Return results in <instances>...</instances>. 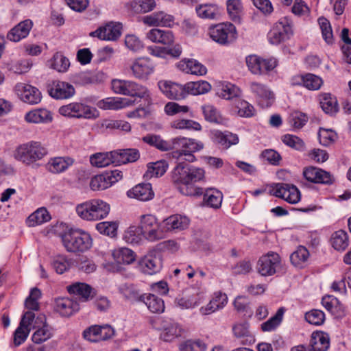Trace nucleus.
Wrapping results in <instances>:
<instances>
[{"instance_id": "1", "label": "nucleus", "mask_w": 351, "mask_h": 351, "mask_svg": "<svg viewBox=\"0 0 351 351\" xmlns=\"http://www.w3.org/2000/svg\"><path fill=\"white\" fill-rule=\"evenodd\" d=\"M178 164L171 172V179L180 192L184 195H201L203 189L195 187L194 183L204 178V170L190 166L185 161H177Z\"/></svg>"}, {"instance_id": "2", "label": "nucleus", "mask_w": 351, "mask_h": 351, "mask_svg": "<svg viewBox=\"0 0 351 351\" xmlns=\"http://www.w3.org/2000/svg\"><path fill=\"white\" fill-rule=\"evenodd\" d=\"M203 148L204 143L194 138L179 136L171 139V157L177 161L193 162L196 160L194 153Z\"/></svg>"}, {"instance_id": "3", "label": "nucleus", "mask_w": 351, "mask_h": 351, "mask_svg": "<svg viewBox=\"0 0 351 351\" xmlns=\"http://www.w3.org/2000/svg\"><path fill=\"white\" fill-rule=\"evenodd\" d=\"M61 239L66 250L69 252H84L93 245L90 234L79 228L67 230L61 234Z\"/></svg>"}, {"instance_id": "4", "label": "nucleus", "mask_w": 351, "mask_h": 351, "mask_svg": "<svg viewBox=\"0 0 351 351\" xmlns=\"http://www.w3.org/2000/svg\"><path fill=\"white\" fill-rule=\"evenodd\" d=\"M47 154V149L38 141H29L16 147L14 158L23 164L30 166L42 160Z\"/></svg>"}, {"instance_id": "5", "label": "nucleus", "mask_w": 351, "mask_h": 351, "mask_svg": "<svg viewBox=\"0 0 351 351\" xmlns=\"http://www.w3.org/2000/svg\"><path fill=\"white\" fill-rule=\"evenodd\" d=\"M76 213L82 219L98 221L106 218L110 213V205L99 199H93L77 205Z\"/></svg>"}, {"instance_id": "6", "label": "nucleus", "mask_w": 351, "mask_h": 351, "mask_svg": "<svg viewBox=\"0 0 351 351\" xmlns=\"http://www.w3.org/2000/svg\"><path fill=\"white\" fill-rule=\"evenodd\" d=\"M111 88L116 94L144 99L147 101L151 100L147 88L132 80L113 79Z\"/></svg>"}, {"instance_id": "7", "label": "nucleus", "mask_w": 351, "mask_h": 351, "mask_svg": "<svg viewBox=\"0 0 351 351\" xmlns=\"http://www.w3.org/2000/svg\"><path fill=\"white\" fill-rule=\"evenodd\" d=\"M266 191L269 195L282 198L292 204L298 203L301 198L299 189L295 185L287 183L273 184L268 186L267 189H259L254 191L252 195L258 196Z\"/></svg>"}, {"instance_id": "8", "label": "nucleus", "mask_w": 351, "mask_h": 351, "mask_svg": "<svg viewBox=\"0 0 351 351\" xmlns=\"http://www.w3.org/2000/svg\"><path fill=\"white\" fill-rule=\"evenodd\" d=\"M138 226L145 240L156 242L165 237L161 224L157 217L151 214L142 215L139 217Z\"/></svg>"}, {"instance_id": "9", "label": "nucleus", "mask_w": 351, "mask_h": 351, "mask_svg": "<svg viewBox=\"0 0 351 351\" xmlns=\"http://www.w3.org/2000/svg\"><path fill=\"white\" fill-rule=\"evenodd\" d=\"M283 265L280 255L274 252H269L262 255L256 265L257 273L264 277L275 275L282 269Z\"/></svg>"}, {"instance_id": "10", "label": "nucleus", "mask_w": 351, "mask_h": 351, "mask_svg": "<svg viewBox=\"0 0 351 351\" xmlns=\"http://www.w3.org/2000/svg\"><path fill=\"white\" fill-rule=\"evenodd\" d=\"M58 112L70 118L95 119L98 117L96 108L80 102H72L60 107Z\"/></svg>"}, {"instance_id": "11", "label": "nucleus", "mask_w": 351, "mask_h": 351, "mask_svg": "<svg viewBox=\"0 0 351 351\" xmlns=\"http://www.w3.org/2000/svg\"><path fill=\"white\" fill-rule=\"evenodd\" d=\"M209 35L216 43L226 45L234 42L237 37L235 26L230 23H221L209 28Z\"/></svg>"}, {"instance_id": "12", "label": "nucleus", "mask_w": 351, "mask_h": 351, "mask_svg": "<svg viewBox=\"0 0 351 351\" xmlns=\"http://www.w3.org/2000/svg\"><path fill=\"white\" fill-rule=\"evenodd\" d=\"M293 34L291 20L287 17H284L274 24L267 34V38L271 44L278 45L289 40Z\"/></svg>"}, {"instance_id": "13", "label": "nucleus", "mask_w": 351, "mask_h": 351, "mask_svg": "<svg viewBox=\"0 0 351 351\" xmlns=\"http://www.w3.org/2000/svg\"><path fill=\"white\" fill-rule=\"evenodd\" d=\"M122 177V172L119 170L106 171L93 176L90 179L89 186L93 191L105 190L120 180Z\"/></svg>"}, {"instance_id": "14", "label": "nucleus", "mask_w": 351, "mask_h": 351, "mask_svg": "<svg viewBox=\"0 0 351 351\" xmlns=\"http://www.w3.org/2000/svg\"><path fill=\"white\" fill-rule=\"evenodd\" d=\"M204 300V293L200 288L191 287L182 296L176 299V304L182 309L193 308Z\"/></svg>"}, {"instance_id": "15", "label": "nucleus", "mask_w": 351, "mask_h": 351, "mask_svg": "<svg viewBox=\"0 0 351 351\" xmlns=\"http://www.w3.org/2000/svg\"><path fill=\"white\" fill-rule=\"evenodd\" d=\"M132 75L138 80H147L154 73L155 65L152 60L147 57H141L135 59L130 65Z\"/></svg>"}, {"instance_id": "16", "label": "nucleus", "mask_w": 351, "mask_h": 351, "mask_svg": "<svg viewBox=\"0 0 351 351\" xmlns=\"http://www.w3.org/2000/svg\"><path fill=\"white\" fill-rule=\"evenodd\" d=\"M162 267V256L159 252L153 250L139 261L141 271L148 275L158 273Z\"/></svg>"}, {"instance_id": "17", "label": "nucleus", "mask_w": 351, "mask_h": 351, "mask_svg": "<svg viewBox=\"0 0 351 351\" xmlns=\"http://www.w3.org/2000/svg\"><path fill=\"white\" fill-rule=\"evenodd\" d=\"M15 91L21 101L30 105L38 104L42 99L40 91L30 84L18 83Z\"/></svg>"}, {"instance_id": "18", "label": "nucleus", "mask_w": 351, "mask_h": 351, "mask_svg": "<svg viewBox=\"0 0 351 351\" xmlns=\"http://www.w3.org/2000/svg\"><path fill=\"white\" fill-rule=\"evenodd\" d=\"M250 88L260 106L268 108L272 105L275 99L274 94L267 86L261 83L252 82Z\"/></svg>"}, {"instance_id": "19", "label": "nucleus", "mask_w": 351, "mask_h": 351, "mask_svg": "<svg viewBox=\"0 0 351 351\" xmlns=\"http://www.w3.org/2000/svg\"><path fill=\"white\" fill-rule=\"evenodd\" d=\"M121 29L122 25L121 23L110 22L90 32V36L103 40L114 41L121 36Z\"/></svg>"}, {"instance_id": "20", "label": "nucleus", "mask_w": 351, "mask_h": 351, "mask_svg": "<svg viewBox=\"0 0 351 351\" xmlns=\"http://www.w3.org/2000/svg\"><path fill=\"white\" fill-rule=\"evenodd\" d=\"M49 95L56 99H67L72 97L75 90L73 86L62 81H53L49 86Z\"/></svg>"}, {"instance_id": "21", "label": "nucleus", "mask_w": 351, "mask_h": 351, "mask_svg": "<svg viewBox=\"0 0 351 351\" xmlns=\"http://www.w3.org/2000/svg\"><path fill=\"white\" fill-rule=\"evenodd\" d=\"M158 86L162 93L170 99H182L188 95L186 84L182 85L168 81H160Z\"/></svg>"}, {"instance_id": "22", "label": "nucleus", "mask_w": 351, "mask_h": 351, "mask_svg": "<svg viewBox=\"0 0 351 351\" xmlns=\"http://www.w3.org/2000/svg\"><path fill=\"white\" fill-rule=\"evenodd\" d=\"M303 176L308 181L313 183L331 184L334 181V178L330 172L314 167L305 168Z\"/></svg>"}, {"instance_id": "23", "label": "nucleus", "mask_w": 351, "mask_h": 351, "mask_svg": "<svg viewBox=\"0 0 351 351\" xmlns=\"http://www.w3.org/2000/svg\"><path fill=\"white\" fill-rule=\"evenodd\" d=\"M34 25L31 19H25L13 27L7 34V39L14 43L19 42L29 35Z\"/></svg>"}, {"instance_id": "24", "label": "nucleus", "mask_w": 351, "mask_h": 351, "mask_svg": "<svg viewBox=\"0 0 351 351\" xmlns=\"http://www.w3.org/2000/svg\"><path fill=\"white\" fill-rule=\"evenodd\" d=\"M27 123L35 124H48L53 121L52 112L45 108H38L29 110L25 115Z\"/></svg>"}, {"instance_id": "25", "label": "nucleus", "mask_w": 351, "mask_h": 351, "mask_svg": "<svg viewBox=\"0 0 351 351\" xmlns=\"http://www.w3.org/2000/svg\"><path fill=\"white\" fill-rule=\"evenodd\" d=\"M143 22L149 26L170 27L174 23V17L163 11H159L144 16Z\"/></svg>"}, {"instance_id": "26", "label": "nucleus", "mask_w": 351, "mask_h": 351, "mask_svg": "<svg viewBox=\"0 0 351 351\" xmlns=\"http://www.w3.org/2000/svg\"><path fill=\"white\" fill-rule=\"evenodd\" d=\"M54 308L61 316L69 317L80 309V304L74 299L61 298L55 300Z\"/></svg>"}, {"instance_id": "27", "label": "nucleus", "mask_w": 351, "mask_h": 351, "mask_svg": "<svg viewBox=\"0 0 351 351\" xmlns=\"http://www.w3.org/2000/svg\"><path fill=\"white\" fill-rule=\"evenodd\" d=\"M75 163V159L71 156H58L51 158L47 163V169L54 174L66 171Z\"/></svg>"}, {"instance_id": "28", "label": "nucleus", "mask_w": 351, "mask_h": 351, "mask_svg": "<svg viewBox=\"0 0 351 351\" xmlns=\"http://www.w3.org/2000/svg\"><path fill=\"white\" fill-rule=\"evenodd\" d=\"M146 38L154 43L169 45L174 42V36L171 30L153 28L146 34Z\"/></svg>"}, {"instance_id": "29", "label": "nucleus", "mask_w": 351, "mask_h": 351, "mask_svg": "<svg viewBox=\"0 0 351 351\" xmlns=\"http://www.w3.org/2000/svg\"><path fill=\"white\" fill-rule=\"evenodd\" d=\"M177 67L186 73L204 75L207 73L204 65L195 59L184 58L177 63Z\"/></svg>"}, {"instance_id": "30", "label": "nucleus", "mask_w": 351, "mask_h": 351, "mask_svg": "<svg viewBox=\"0 0 351 351\" xmlns=\"http://www.w3.org/2000/svg\"><path fill=\"white\" fill-rule=\"evenodd\" d=\"M68 291L75 296V300L80 302H85L91 299L93 295V288L82 282H76L68 287Z\"/></svg>"}, {"instance_id": "31", "label": "nucleus", "mask_w": 351, "mask_h": 351, "mask_svg": "<svg viewBox=\"0 0 351 351\" xmlns=\"http://www.w3.org/2000/svg\"><path fill=\"white\" fill-rule=\"evenodd\" d=\"M212 139L215 143L226 149L238 144L239 141L238 135L229 131L214 130L212 132Z\"/></svg>"}, {"instance_id": "32", "label": "nucleus", "mask_w": 351, "mask_h": 351, "mask_svg": "<svg viewBox=\"0 0 351 351\" xmlns=\"http://www.w3.org/2000/svg\"><path fill=\"white\" fill-rule=\"evenodd\" d=\"M127 195L130 198H134L140 201L145 202L152 199L154 193L152 185L147 184H139L127 192Z\"/></svg>"}, {"instance_id": "33", "label": "nucleus", "mask_w": 351, "mask_h": 351, "mask_svg": "<svg viewBox=\"0 0 351 351\" xmlns=\"http://www.w3.org/2000/svg\"><path fill=\"white\" fill-rule=\"evenodd\" d=\"M228 302L226 294L217 292L214 294L213 298L206 306L199 308L202 315H210L219 309L223 308Z\"/></svg>"}, {"instance_id": "34", "label": "nucleus", "mask_w": 351, "mask_h": 351, "mask_svg": "<svg viewBox=\"0 0 351 351\" xmlns=\"http://www.w3.org/2000/svg\"><path fill=\"white\" fill-rule=\"evenodd\" d=\"M217 95L224 99L230 100L239 97L241 89L230 82H221L216 87Z\"/></svg>"}, {"instance_id": "35", "label": "nucleus", "mask_w": 351, "mask_h": 351, "mask_svg": "<svg viewBox=\"0 0 351 351\" xmlns=\"http://www.w3.org/2000/svg\"><path fill=\"white\" fill-rule=\"evenodd\" d=\"M310 346L312 351H327L330 346L328 335L324 332H313Z\"/></svg>"}, {"instance_id": "36", "label": "nucleus", "mask_w": 351, "mask_h": 351, "mask_svg": "<svg viewBox=\"0 0 351 351\" xmlns=\"http://www.w3.org/2000/svg\"><path fill=\"white\" fill-rule=\"evenodd\" d=\"M323 306L337 318L341 317L344 315L343 307L338 299L333 295H326L322 298Z\"/></svg>"}, {"instance_id": "37", "label": "nucleus", "mask_w": 351, "mask_h": 351, "mask_svg": "<svg viewBox=\"0 0 351 351\" xmlns=\"http://www.w3.org/2000/svg\"><path fill=\"white\" fill-rule=\"evenodd\" d=\"M134 101L122 97H108L99 102V107L104 110H119L133 104Z\"/></svg>"}, {"instance_id": "38", "label": "nucleus", "mask_w": 351, "mask_h": 351, "mask_svg": "<svg viewBox=\"0 0 351 351\" xmlns=\"http://www.w3.org/2000/svg\"><path fill=\"white\" fill-rule=\"evenodd\" d=\"M113 152L116 166L135 162L140 156L138 151L136 149H126L119 152Z\"/></svg>"}, {"instance_id": "39", "label": "nucleus", "mask_w": 351, "mask_h": 351, "mask_svg": "<svg viewBox=\"0 0 351 351\" xmlns=\"http://www.w3.org/2000/svg\"><path fill=\"white\" fill-rule=\"evenodd\" d=\"M203 193L205 206L214 209L221 207L223 200V194L221 191L215 189H208Z\"/></svg>"}, {"instance_id": "40", "label": "nucleus", "mask_w": 351, "mask_h": 351, "mask_svg": "<svg viewBox=\"0 0 351 351\" xmlns=\"http://www.w3.org/2000/svg\"><path fill=\"white\" fill-rule=\"evenodd\" d=\"M319 100L321 108L325 113L333 116L339 111L337 99L330 93L322 94Z\"/></svg>"}, {"instance_id": "41", "label": "nucleus", "mask_w": 351, "mask_h": 351, "mask_svg": "<svg viewBox=\"0 0 351 351\" xmlns=\"http://www.w3.org/2000/svg\"><path fill=\"white\" fill-rule=\"evenodd\" d=\"M182 328L178 324L173 322H165L162 326L160 339L165 341L170 342L181 336Z\"/></svg>"}, {"instance_id": "42", "label": "nucleus", "mask_w": 351, "mask_h": 351, "mask_svg": "<svg viewBox=\"0 0 351 351\" xmlns=\"http://www.w3.org/2000/svg\"><path fill=\"white\" fill-rule=\"evenodd\" d=\"M90 164L96 167H106L111 164L115 165L114 152L96 153L90 157Z\"/></svg>"}, {"instance_id": "43", "label": "nucleus", "mask_w": 351, "mask_h": 351, "mask_svg": "<svg viewBox=\"0 0 351 351\" xmlns=\"http://www.w3.org/2000/svg\"><path fill=\"white\" fill-rule=\"evenodd\" d=\"M141 302H143L147 306V308L152 313H160L165 310L163 300L154 294H143V299L141 300Z\"/></svg>"}, {"instance_id": "44", "label": "nucleus", "mask_w": 351, "mask_h": 351, "mask_svg": "<svg viewBox=\"0 0 351 351\" xmlns=\"http://www.w3.org/2000/svg\"><path fill=\"white\" fill-rule=\"evenodd\" d=\"M164 222L169 230H182L188 228L190 220L186 216L174 215L167 218Z\"/></svg>"}, {"instance_id": "45", "label": "nucleus", "mask_w": 351, "mask_h": 351, "mask_svg": "<svg viewBox=\"0 0 351 351\" xmlns=\"http://www.w3.org/2000/svg\"><path fill=\"white\" fill-rule=\"evenodd\" d=\"M53 328L44 323L41 327H38L33 333L32 340L35 343L40 344L51 339L53 336Z\"/></svg>"}, {"instance_id": "46", "label": "nucleus", "mask_w": 351, "mask_h": 351, "mask_svg": "<svg viewBox=\"0 0 351 351\" xmlns=\"http://www.w3.org/2000/svg\"><path fill=\"white\" fill-rule=\"evenodd\" d=\"M197 16L202 19H214L220 14L219 7L215 4H202L195 8Z\"/></svg>"}, {"instance_id": "47", "label": "nucleus", "mask_w": 351, "mask_h": 351, "mask_svg": "<svg viewBox=\"0 0 351 351\" xmlns=\"http://www.w3.org/2000/svg\"><path fill=\"white\" fill-rule=\"evenodd\" d=\"M119 291L128 300L136 302H141L143 294H140L138 290L132 284L121 285L119 287Z\"/></svg>"}, {"instance_id": "48", "label": "nucleus", "mask_w": 351, "mask_h": 351, "mask_svg": "<svg viewBox=\"0 0 351 351\" xmlns=\"http://www.w3.org/2000/svg\"><path fill=\"white\" fill-rule=\"evenodd\" d=\"M188 94L197 95L208 93L211 89L210 84L206 81L190 82L186 84Z\"/></svg>"}, {"instance_id": "49", "label": "nucleus", "mask_w": 351, "mask_h": 351, "mask_svg": "<svg viewBox=\"0 0 351 351\" xmlns=\"http://www.w3.org/2000/svg\"><path fill=\"white\" fill-rule=\"evenodd\" d=\"M168 163L165 160H158L147 165L145 176L147 178L162 176L167 171Z\"/></svg>"}, {"instance_id": "50", "label": "nucleus", "mask_w": 351, "mask_h": 351, "mask_svg": "<svg viewBox=\"0 0 351 351\" xmlns=\"http://www.w3.org/2000/svg\"><path fill=\"white\" fill-rule=\"evenodd\" d=\"M50 219L48 211L45 208L37 209L31 214L27 218V223L29 226H36L40 225Z\"/></svg>"}, {"instance_id": "51", "label": "nucleus", "mask_w": 351, "mask_h": 351, "mask_svg": "<svg viewBox=\"0 0 351 351\" xmlns=\"http://www.w3.org/2000/svg\"><path fill=\"white\" fill-rule=\"evenodd\" d=\"M227 11L231 20L234 23H241L242 5L240 0H228Z\"/></svg>"}, {"instance_id": "52", "label": "nucleus", "mask_w": 351, "mask_h": 351, "mask_svg": "<svg viewBox=\"0 0 351 351\" xmlns=\"http://www.w3.org/2000/svg\"><path fill=\"white\" fill-rule=\"evenodd\" d=\"M331 243L336 250H344L348 245V234L342 230L335 232L331 237Z\"/></svg>"}, {"instance_id": "53", "label": "nucleus", "mask_w": 351, "mask_h": 351, "mask_svg": "<svg viewBox=\"0 0 351 351\" xmlns=\"http://www.w3.org/2000/svg\"><path fill=\"white\" fill-rule=\"evenodd\" d=\"M143 141L161 151L171 149V141H164L158 135L148 134L143 138Z\"/></svg>"}, {"instance_id": "54", "label": "nucleus", "mask_w": 351, "mask_h": 351, "mask_svg": "<svg viewBox=\"0 0 351 351\" xmlns=\"http://www.w3.org/2000/svg\"><path fill=\"white\" fill-rule=\"evenodd\" d=\"M309 257L308 250L304 246H300L290 256L291 263L298 267H302Z\"/></svg>"}, {"instance_id": "55", "label": "nucleus", "mask_w": 351, "mask_h": 351, "mask_svg": "<svg viewBox=\"0 0 351 351\" xmlns=\"http://www.w3.org/2000/svg\"><path fill=\"white\" fill-rule=\"evenodd\" d=\"M318 23L324 40L329 45H332L334 43V36L329 21L324 17H319L318 19Z\"/></svg>"}, {"instance_id": "56", "label": "nucleus", "mask_w": 351, "mask_h": 351, "mask_svg": "<svg viewBox=\"0 0 351 351\" xmlns=\"http://www.w3.org/2000/svg\"><path fill=\"white\" fill-rule=\"evenodd\" d=\"M71 262L66 256L57 255L51 261V265L58 274H62L71 267Z\"/></svg>"}, {"instance_id": "57", "label": "nucleus", "mask_w": 351, "mask_h": 351, "mask_svg": "<svg viewBox=\"0 0 351 351\" xmlns=\"http://www.w3.org/2000/svg\"><path fill=\"white\" fill-rule=\"evenodd\" d=\"M283 314V308H280L274 316L261 324V330L263 332L274 330L282 322Z\"/></svg>"}, {"instance_id": "58", "label": "nucleus", "mask_w": 351, "mask_h": 351, "mask_svg": "<svg viewBox=\"0 0 351 351\" xmlns=\"http://www.w3.org/2000/svg\"><path fill=\"white\" fill-rule=\"evenodd\" d=\"M113 255L118 263L129 265L135 261L134 252L128 247L120 248Z\"/></svg>"}, {"instance_id": "59", "label": "nucleus", "mask_w": 351, "mask_h": 351, "mask_svg": "<svg viewBox=\"0 0 351 351\" xmlns=\"http://www.w3.org/2000/svg\"><path fill=\"white\" fill-rule=\"evenodd\" d=\"M171 125L173 128L178 130H189L195 131H199L202 130V126L198 122L190 119H176L171 122Z\"/></svg>"}, {"instance_id": "60", "label": "nucleus", "mask_w": 351, "mask_h": 351, "mask_svg": "<svg viewBox=\"0 0 351 351\" xmlns=\"http://www.w3.org/2000/svg\"><path fill=\"white\" fill-rule=\"evenodd\" d=\"M318 138L321 145L328 147L336 141L337 134L331 129L320 128L318 132Z\"/></svg>"}, {"instance_id": "61", "label": "nucleus", "mask_w": 351, "mask_h": 351, "mask_svg": "<svg viewBox=\"0 0 351 351\" xmlns=\"http://www.w3.org/2000/svg\"><path fill=\"white\" fill-rule=\"evenodd\" d=\"M117 228L118 224L115 221H103L96 225V229L99 233L112 238L117 235Z\"/></svg>"}, {"instance_id": "62", "label": "nucleus", "mask_w": 351, "mask_h": 351, "mask_svg": "<svg viewBox=\"0 0 351 351\" xmlns=\"http://www.w3.org/2000/svg\"><path fill=\"white\" fill-rule=\"evenodd\" d=\"M323 80L318 75L306 73L304 75L303 86L310 90H317L323 85Z\"/></svg>"}, {"instance_id": "63", "label": "nucleus", "mask_w": 351, "mask_h": 351, "mask_svg": "<svg viewBox=\"0 0 351 351\" xmlns=\"http://www.w3.org/2000/svg\"><path fill=\"white\" fill-rule=\"evenodd\" d=\"M307 121L308 117L306 115L298 111L292 112L288 118L289 124L295 130L302 128Z\"/></svg>"}, {"instance_id": "64", "label": "nucleus", "mask_w": 351, "mask_h": 351, "mask_svg": "<svg viewBox=\"0 0 351 351\" xmlns=\"http://www.w3.org/2000/svg\"><path fill=\"white\" fill-rule=\"evenodd\" d=\"M181 351H205L206 350V343L200 340H187L180 346Z\"/></svg>"}]
</instances>
